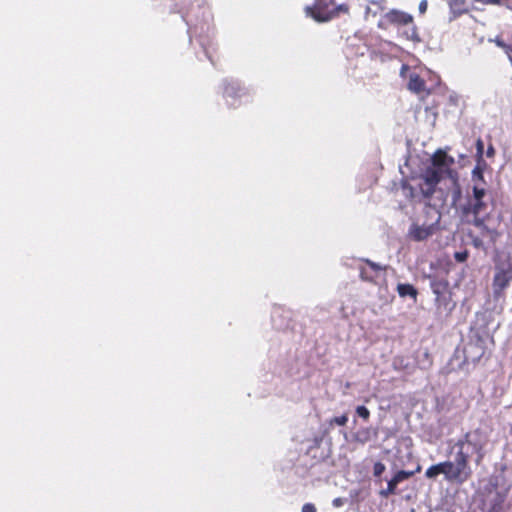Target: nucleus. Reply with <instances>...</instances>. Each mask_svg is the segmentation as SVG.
Returning <instances> with one entry per match:
<instances>
[{
	"instance_id": "nucleus-14",
	"label": "nucleus",
	"mask_w": 512,
	"mask_h": 512,
	"mask_svg": "<svg viewBox=\"0 0 512 512\" xmlns=\"http://www.w3.org/2000/svg\"><path fill=\"white\" fill-rule=\"evenodd\" d=\"M450 8L449 21L455 20L458 16L467 12L465 0H445Z\"/></svg>"
},
{
	"instance_id": "nucleus-2",
	"label": "nucleus",
	"mask_w": 512,
	"mask_h": 512,
	"mask_svg": "<svg viewBox=\"0 0 512 512\" xmlns=\"http://www.w3.org/2000/svg\"><path fill=\"white\" fill-rule=\"evenodd\" d=\"M486 190L475 184L473 187V195L470 197L466 204L460 207L461 215L466 223L472 224L482 230L483 235H489L492 239L497 236L494 229H489L485 225L488 218V204L484 200Z\"/></svg>"
},
{
	"instance_id": "nucleus-25",
	"label": "nucleus",
	"mask_w": 512,
	"mask_h": 512,
	"mask_svg": "<svg viewBox=\"0 0 512 512\" xmlns=\"http://www.w3.org/2000/svg\"><path fill=\"white\" fill-rule=\"evenodd\" d=\"M302 512H316V508L311 503H306L302 507Z\"/></svg>"
},
{
	"instance_id": "nucleus-29",
	"label": "nucleus",
	"mask_w": 512,
	"mask_h": 512,
	"mask_svg": "<svg viewBox=\"0 0 512 512\" xmlns=\"http://www.w3.org/2000/svg\"><path fill=\"white\" fill-rule=\"evenodd\" d=\"M476 148H477V152L479 154H482L483 153V149H484V144H483V141L481 139H478L477 142H476Z\"/></svg>"
},
{
	"instance_id": "nucleus-18",
	"label": "nucleus",
	"mask_w": 512,
	"mask_h": 512,
	"mask_svg": "<svg viewBox=\"0 0 512 512\" xmlns=\"http://www.w3.org/2000/svg\"><path fill=\"white\" fill-rule=\"evenodd\" d=\"M443 471L444 470L442 469V462H441V463L430 466L426 470L425 476L429 479H433V478H436L439 474H443Z\"/></svg>"
},
{
	"instance_id": "nucleus-27",
	"label": "nucleus",
	"mask_w": 512,
	"mask_h": 512,
	"mask_svg": "<svg viewBox=\"0 0 512 512\" xmlns=\"http://www.w3.org/2000/svg\"><path fill=\"white\" fill-rule=\"evenodd\" d=\"M472 243L476 248H483V241L479 237H473Z\"/></svg>"
},
{
	"instance_id": "nucleus-20",
	"label": "nucleus",
	"mask_w": 512,
	"mask_h": 512,
	"mask_svg": "<svg viewBox=\"0 0 512 512\" xmlns=\"http://www.w3.org/2000/svg\"><path fill=\"white\" fill-rule=\"evenodd\" d=\"M386 466L382 462H376L373 467V475L379 477L385 471Z\"/></svg>"
},
{
	"instance_id": "nucleus-28",
	"label": "nucleus",
	"mask_w": 512,
	"mask_h": 512,
	"mask_svg": "<svg viewBox=\"0 0 512 512\" xmlns=\"http://www.w3.org/2000/svg\"><path fill=\"white\" fill-rule=\"evenodd\" d=\"M473 178H477L478 180L483 181V174L478 168L473 170Z\"/></svg>"
},
{
	"instance_id": "nucleus-6",
	"label": "nucleus",
	"mask_w": 512,
	"mask_h": 512,
	"mask_svg": "<svg viewBox=\"0 0 512 512\" xmlns=\"http://www.w3.org/2000/svg\"><path fill=\"white\" fill-rule=\"evenodd\" d=\"M512 280V264H502L496 267V273L493 280L495 296H500L501 292L509 285Z\"/></svg>"
},
{
	"instance_id": "nucleus-32",
	"label": "nucleus",
	"mask_w": 512,
	"mask_h": 512,
	"mask_svg": "<svg viewBox=\"0 0 512 512\" xmlns=\"http://www.w3.org/2000/svg\"><path fill=\"white\" fill-rule=\"evenodd\" d=\"M494 155V148L492 146L488 147L487 149V156L491 157Z\"/></svg>"
},
{
	"instance_id": "nucleus-16",
	"label": "nucleus",
	"mask_w": 512,
	"mask_h": 512,
	"mask_svg": "<svg viewBox=\"0 0 512 512\" xmlns=\"http://www.w3.org/2000/svg\"><path fill=\"white\" fill-rule=\"evenodd\" d=\"M397 291L401 297L410 296L416 298L417 296L416 289L410 284H398Z\"/></svg>"
},
{
	"instance_id": "nucleus-30",
	"label": "nucleus",
	"mask_w": 512,
	"mask_h": 512,
	"mask_svg": "<svg viewBox=\"0 0 512 512\" xmlns=\"http://www.w3.org/2000/svg\"><path fill=\"white\" fill-rule=\"evenodd\" d=\"M344 502H345V500L343 498H340V497L339 498H335L333 500V506L337 507V508L341 507V506H343Z\"/></svg>"
},
{
	"instance_id": "nucleus-17",
	"label": "nucleus",
	"mask_w": 512,
	"mask_h": 512,
	"mask_svg": "<svg viewBox=\"0 0 512 512\" xmlns=\"http://www.w3.org/2000/svg\"><path fill=\"white\" fill-rule=\"evenodd\" d=\"M489 42L495 43L499 48L503 49V51L507 54L509 61L512 64V46L509 44H506L499 36L495 38H489Z\"/></svg>"
},
{
	"instance_id": "nucleus-8",
	"label": "nucleus",
	"mask_w": 512,
	"mask_h": 512,
	"mask_svg": "<svg viewBox=\"0 0 512 512\" xmlns=\"http://www.w3.org/2000/svg\"><path fill=\"white\" fill-rule=\"evenodd\" d=\"M435 220L430 224H412L409 229V235L416 241H423L434 234L437 224L440 221L441 214L439 211L433 209Z\"/></svg>"
},
{
	"instance_id": "nucleus-1",
	"label": "nucleus",
	"mask_w": 512,
	"mask_h": 512,
	"mask_svg": "<svg viewBox=\"0 0 512 512\" xmlns=\"http://www.w3.org/2000/svg\"><path fill=\"white\" fill-rule=\"evenodd\" d=\"M454 163V158L442 150H438L432 155L430 163L417 178V185L425 199L430 200L434 194H438L437 199L443 205L450 194L451 204L456 206L462 192L458 182V173L452 169Z\"/></svg>"
},
{
	"instance_id": "nucleus-11",
	"label": "nucleus",
	"mask_w": 512,
	"mask_h": 512,
	"mask_svg": "<svg viewBox=\"0 0 512 512\" xmlns=\"http://www.w3.org/2000/svg\"><path fill=\"white\" fill-rule=\"evenodd\" d=\"M393 366L396 370L411 371L416 366L414 354H399L393 360Z\"/></svg>"
},
{
	"instance_id": "nucleus-26",
	"label": "nucleus",
	"mask_w": 512,
	"mask_h": 512,
	"mask_svg": "<svg viewBox=\"0 0 512 512\" xmlns=\"http://www.w3.org/2000/svg\"><path fill=\"white\" fill-rule=\"evenodd\" d=\"M427 7H428V2L427 0H422L420 3H419V12L421 14H424L426 11H427Z\"/></svg>"
},
{
	"instance_id": "nucleus-9",
	"label": "nucleus",
	"mask_w": 512,
	"mask_h": 512,
	"mask_svg": "<svg viewBox=\"0 0 512 512\" xmlns=\"http://www.w3.org/2000/svg\"><path fill=\"white\" fill-rule=\"evenodd\" d=\"M456 443H463L467 445L468 459L472 453L477 454L475 460L476 464H480L483 459V443L478 433H466L462 439H459Z\"/></svg>"
},
{
	"instance_id": "nucleus-31",
	"label": "nucleus",
	"mask_w": 512,
	"mask_h": 512,
	"mask_svg": "<svg viewBox=\"0 0 512 512\" xmlns=\"http://www.w3.org/2000/svg\"><path fill=\"white\" fill-rule=\"evenodd\" d=\"M360 277L363 279V280H371L372 277L370 275H368V273L366 272L365 269H361L360 270Z\"/></svg>"
},
{
	"instance_id": "nucleus-13",
	"label": "nucleus",
	"mask_w": 512,
	"mask_h": 512,
	"mask_svg": "<svg viewBox=\"0 0 512 512\" xmlns=\"http://www.w3.org/2000/svg\"><path fill=\"white\" fill-rule=\"evenodd\" d=\"M431 288L433 293L436 295V302L438 305H447L446 303V290L448 283L442 280H435L431 282Z\"/></svg>"
},
{
	"instance_id": "nucleus-15",
	"label": "nucleus",
	"mask_w": 512,
	"mask_h": 512,
	"mask_svg": "<svg viewBox=\"0 0 512 512\" xmlns=\"http://www.w3.org/2000/svg\"><path fill=\"white\" fill-rule=\"evenodd\" d=\"M409 90L420 93L425 89V82L417 75H411L408 82Z\"/></svg>"
},
{
	"instance_id": "nucleus-23",
	"label": "nucleus",
	"mask_w": 512,
	"mask_h": 512,
	"mask_svg": "<svg viewBox=\"0 0 512 512\" xmlns=\"http://www.w3.org/2000/svg\"><path fill=\"white\" fill-rule=\"evenodd\" d=\"M454 258L457 262H464L468 258V251H459L454 254Z\"/></svg>"
},
{
	"instance_id": "nucleus-4",
	"label": "nucleus",
	"mask_w": 512,
	"mask_h": 512,
	"mask_svg": "<svg viewBox=\"0 0 512 512\" xmlns=\"http://www.w3.org/2000/svg\"><path fill=\"white\" fill-rule=\"evenodd\" d=\"M386 25L407 27V29L404 31L405 37L411 41H420L417 28L414 25L413 16L407 12L398 9L389 10L384 14L382 20L379 23V27H385Z\"/></svg>"
},
{
	"instance_id": "nucleus-19",
	"label": "nucleus",
	"mask_w": 512,
	"mask_h": 512,
	"mask_svg": "<svg viewBox=\"0 0 512 512\" xmlns=\"http://www.w3.org/2000/svg\"><path fill=\"white\" fill-rule=\"evenodd\" d=\"M239 91H240V88L238 86V83L232 82V83H229L225 87L224 93L226 96L234 97L238 94Z\"/></svg>"
},
{
	"instance_id": "nucleus-33",
	"label": "nucleus",
	"mask_w": 512,
	"mask_h": 512,
	"mask_svg": "<svg viewBox=\"0 0 512 512\" xmlns=\"http://www.w3.org/2000/svg\"><path fill=\"white\" fill-rule=\"evenodd\" d=\"M360 435H361V433H359V434L357 435V438H356V439H357L358 441H360V442L364 443V442H366V441L368 440V436H365V438H360Z\"/></svg>"
},
{
	"instance_id": "nucleus-3",
	"label": "nucleus",
	"mask_w": 512,
	"mask_h": 512,
	"mask_svg": "<svg viewBox=\"0 0 512 512\" xmlns=\"http://www.w3.org/2000/svg\"><path fill=\"white\" fill-rule=\"evenodd\" d=\"M455 447L458 449L455 460L442 462L443 475L449 482L464 483L472 474L468 464L467 445L456 443Z\"/></svg>"
},
{
	"instance_id": "nucleus-22",
	"label": "nucleus",
	"mask_w": 512,
	"mask_h": 512,
	"mask_svg": "<svg viewBox=\"0 0 512 512\" xmlns=\"http://www.w3.org/2000/svg\"><path fill=\"white\" fill-rule=\"evenodd\" d=\"M348 421V417L346 415H341L338 417H334L330 420V424H337L339 426H344Z\"/></svg>"
},
{
	"instance_id": "nucleus-21",
	"label": "nucleus",
	"mask_w": 512,
	"mask_h": 512,
	"mask_svg": "<svg viewBox=\"0 0 512 512\" xmlns=\"http://www.w3.org/2000/svg\"><path fill=\"white\" fill-rule=\"evenodd\" d=\"M356 413L358 414L359 417H361L365 420H368V418L370 416V412L365 406H358L356 408Z\"/></svg>"
},
{
	"instance_id": "nucleus-24",
	"label": "nucleus",
	"mask_w": 512,
	"mask_h": 512,
	"mask_svg": "<svg viewBox=\"0 0 512 512\" xmlns=\"http://www.w3.org/2000/svg\"><path fill=\"white\" fill-rule=\"evenodd\" d=\"M365 262L376 272L384 270L386 268L385 266H381L380 264L373 262L369 259H365Z\"/></svg>"
},
{
	"instance_id": "nucleus-10",
	"label": "nucleus",
	"mask_w": 512,
	"mask_h": 512,
	"mask_svg": "<svg viewBox=\"0 0 512 512\" xmlns=\"http://www.w3.org/2000/svg\"><path fill=\"white\" fill-rule=\"evenodd\" d=\"M421 470V467L418 466L415 471H405L400 470L398 471L393 478H391L387 483V488L380 491V495L382 497H388L390 495H393L396 493V488L399 483L403 482L404 480L412 477L416 472H419Z\"/></svg>"
},
{
	"instance_id": "nucleus-12",
	"label": "nucleus",
	"mask_w": 512,
	"mask_h": 512,
	"mask_svg": "<svg viewBox=\"0 0 512 512\" xmlns=\"http://www.w3.org/2000/svg\"><path fill=\"white\" fill-rule=\"evenodd\" d=\"M447 371H468L469 363L466 354H452L447 362Z\"/></svg>"
},
{
	"instance_id": "nucleus-7",
	"label": "nucleus",
	"mask_w": 512,
	"mask_h": 512,
	"mask_svg": "<svg viewBox=\"0 0 512 512\" xmlns=\"http://www.w3.org/2000/svg\"><path fill=\"white\" fill-rule=\"evenodd\" d=\"M470 343L473 349L490 351L493 349L494 341L488 331L481 328H473L470 335Z\"/></svg>"
},
{
	"instance_id": "nucleus-5",
	"label": "nucleus",
	"mask_w": 512,
	"mask_h": 512,
	"mask_svg": "<svg viewBox=\"0 0 512 512\" xmlns=\"http://www.w3.org/2000/svg\"><path fill=\"white\" fill-rule=\"evenodd\" d=\"M330 5H334V0H315L314 8L306 7V14L313 17L318 22H326L332 19L340 11L347 12L346 5H338L333 9H329Z\"/></svg>"
}]
</instances>
